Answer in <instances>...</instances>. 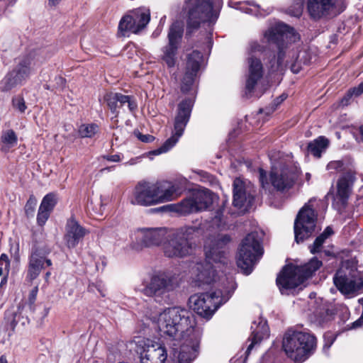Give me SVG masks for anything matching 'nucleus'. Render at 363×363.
<instances>
[{
	"mask_svg": "<svg viewBox=\"0 0 363 363\" xmlns=\"http://www.w3.org/2000/svg\"><path fill=\"white\" fill-rule=\"evenodd\" d=\"M160 335L169 338L170 357L178 363H191L199 352L202 330L196 327L194 315L178 306L166 308L159 315Z\"/></svg>",
	"mask_w": 363,
	"mask_h": 363,
	"instance_id": "nucleus-1",
	"label": "nucleus"
},
{
	"mask_svg": "<svg viewBox=\"0 0 363 363\" xmlns=\"http://www.w3.org/2000/svg\"><path fill=\"white\" fill-rule=\"evenodd\" d=\"M231 237L228 234L209 235L204 245L206 263H198L195 266L196 277L194 282L199 287L209 285L216 279V270L212 262L226 264V248L231 242Z\"/></svg>",
	"mask_w": 363,
	"mask_h": 363,
	"instance_id": "nucleus-2",
	"label": "nucleus"
},
{
	"mask_svg": "<svg viewBox=\"0 0 363 363\" xmlns=\"http://www.w3.org/2000/svg\"><path fill=\"white\" fill-rule=\"evenodd\" d=\"M228 286L211 293L196 294L190 296L189 302L192 309L201 317L210 318L219 306L225 303L235 290L233 279H227Z\"/></svg>",
	"mask_w": 363,
	"mask_h": 363,
	"instance_id": "nucleus-3",
	"label": "nucleus"
},
{
	"mask_svg": "<svg viewBox=\"0 0 363 363\" xmlns=\"http://www.w3.org/2000/svg\"><path fill=\"white\" fill-rule=\"evenodd\" d=\"M323 263L316 257H313L303 265H286L277 277V285L281 294H289L311 277L320 269Z\"/></svg>",
	"mask_w": 363,
	"mask_h": 363,
	"instance_id": "nucleus-4",
	"label": "nucleus"
},
{
	"mask_svg": "<svg viewBox=\"0 0 363 363\" xmlns=\"http://www.w3.org/2000/svg\"><path fill=\"white\" fill-rule=\"evenodd\" d=\"M264 36L269 43L275 44L279 50L277 60L270 62L271 70L272 72L282 70L284 67L290 63L288 60H284L286 57L287 45L298 40V35L293 28L285 23H278L266 30Z\"/></svg>",
	"mask_w": 363,
	"mask_h": 363,
	"instance_id": "nucleus-5",
	"label": "nucleus"
},
{
	"mask_svg": "<svg viewBox=\"0 0 363 363\" xmlns=\"http://www.w3.org/2000/svg\"><path fill=\"white\" fill-rule=\"evenodd\" d=\"M182 11L186 17V37H191L202 23L208 22L210 26L218 18L212 0H186Z\"/></svg>",
	"mask_w": 363,
	"mask_h": 363,
	"instance_id": "nucleus-6",
	"label": "nucleus"
},
{
	"mask_svg": "<svg viewBox=\"0 0 363 363\" xmlns=\"http://www.w3.org/2000/svg\"><path fill=\"white\" fill-rule=\"evenodd\" d=\"M316 347L315 337L308 333L289 330L284 335L282 347L286 354L295 362H303Z\"/></svg>",
	"mask_w": 363,
	"mask_h": 363,
	"instance_id": "nucleus-7",
	"label": "nucleus"
},
{
	"mask_svg": "<svg viewBox=\"0 0 363 363\" xmlns=\"http://www.w3.org/2000/svg\"><path fill=\"white\" fill-rule=\"evenodd\" d=\"M197 228L184 226L166 235L163 251L166 257L182 258L190 255L194 247V238Z\"/></svg>",
	"mask_w": 363,
	"mask_h": 363,
	"instance_id": "nucleus-8",
	"label": "nucleus"
},
{
	"mask_svg": "<svg viewBox=\"0 0 363 363\" xmlns=\"http://www.w3.org/2000/svg\"><path fill=\"white\" fill-rule=\"evenodd\" d=\"M263 255L261 238L257 232H252L242 240L239 249L237 264L246 275L250 274L254 265Z\"/></svg>",
	"mask_w": 363,
	"mask_h": 363,
	"instance_id": "nucleus-9",
	"label": "nucleus"
},
{
	"mask_svg": "<svg viewBox=\"0 0 363 363\" xmlns=\"http://www.w3.org/2000/svg\"><path fill=\"white\" fill-rule=\"evenodd\" d=\"M311 203L312 199L305 203L294 220V235L297 243L303 242L315 232L318 213Z\"/></svg>",
	"mask_w": 363,
	"mask_h": 363,
	"instance_id": "nucleus-10",
	"label": "nucleus"
},
{
	"mask_svg": "<svg viewBox=\"0 0 363 363\" xmlns=\"http://www.w3.org/2000/svg\"><path fill=\"white\" fill-rule=\"evenodd\" d=\"M193 106L194 101L189 98L182 100L179 104L172 135L157 150L158 153L167 152L178 142L189 121Z\"/></svg>",
	"mask_w": 363,
	"mask_h": 363,
	"instance_id": "nucleus-11",
	"label": "nucleus"
},
{
	"mask_svg": "<svg viewBox=\"0 0 363 363\" xmlns=\"http://www.w3.org/2000/svg\"><path fill=\"white\" fill-rule=\"evenodd\" d=\"M179 286V279L176 274L160 272L153 275L148 284L141 290L145 296L161 297L162 295L174 290Z\"/></svg>",
	"mask_w": 363,
	"mask_h": 363,
	"instance_id": "nucleus-12",
	"label": "nucleus"
},
{
	"mask_svg": "<svg viewBox=\"0 0 363 363\" xmlns=\"http://www.w3.org/2000/svg\"><path fill=\"white\" fill-rule=\"evenodd\" d=\"M135 351L140 355L141 363H164L167 358V350L161 343L139 337L135 340Z\"/></svg>",
	"mask_w": 363,
	"mask_h": 363,
	"instance_id": "nucleus-13",
	"label": "nucleus"
},
{
	"mask_svg": "<svg viewBox=\"0 0 363 363\" xmlns=\"http://www.w3.org/2000/svg\"><path fill=\"white\" fill-rule=\"evenodd\" d=\"M213 203L211 191L208 189L194 191L189 196L175 205L174 211L189 214L207 209Z\"/></svg>",
	"mask_w": 363,
	"mask_h": 363,
	"instance_id": "nucleus-14",
	"label": "nucleus"
},
{
	"mask_svg": "<svg viewBox=\"0 0 363 363\" xmlns=\"http://www.w3.org/2000/svg\"><path fill=\"white\" fill-rule=\"evenodd\" d=\"M183 33V27L179 22L173 23L169 27L167 35L168 44L162 48L161 55L162 60L168 67H173L176 64L177 50L182 42Z\"/></svg>",
	"mask_w": 363,
	"mask_h": 363,
	"instance_id": "nucleus-15",
	"label": "nucleus"
},
{
	"mask_svg": "<svg viewBox=\"0 0 363 363\" xmlns=\"http://www.w3.org/2000/svg\"><path fill=\"white\" fill-rule=\"evenodd\" d=\"M150 20V10L145 8H139L133 11L130 13L124 16L118 24V30L123 35L126 32L138 33L148 24Z\"/></svg>",
	"mask_w": 363,
	"mask_h": 363,
	"instance_id": "nucleus-16",
	"label": "nucleus"
},
{
	"mask_svg": "<svg viewBox=\"0 0 363 363\" xmlns=\"http://www.w3.org/2000/svg\"><path fill=\"white\" fill-rule=\"evenodd\" d=\"M50 251L44 246L34 245L28 257L26 279L32 281L35 279L45 269V266L50 267L52 260L48 257Z\"/></svg>",
	"mask_w": 363,
	"mask_h": 363,
	"instance_id": "nucleus-17",
	"label": "nucleus"
},
{
	"mask_svg": "<svg viewBox=\"0 0 363 363\" xmlns=\"http://www.w3.org/2000/svg\"><path fill=\"white\" fill-rule=\"evenodd\" d=\"M31 59L29 57L22 58L16 68L9 72L0 82V90L9 91L26 80L30 74Z\"/></svg>",
	"mask_w": 363,
	"mask_h": 363,
	"instance_id": "nucleus-18",
	"label": "nucleus"
},
{
	"mask_svg": "<svg viewBox=\"0 0 363 363\" xmlns=\"http://www.w3.org/2000/svg\"><path fill=\"white\" fill-rule=\"evenodd\" d=\"M165 228H139L135 233V240L133 243V248L141 250L144 247L157 246L166 238Z\"/></svg>",
	"mask_w": 363,
	"mask_h": 363,
	"instance_id": "nucleus-19",
	"label": "nucleus"
},
{
	"mask_svg": "<svg viewBox=\"0 0 363 363\" xmlns=\"http://www.w3.org/2000/svg\"><path fill=\"white\" fill-rule=\"evenodd\" d=\"M333 282L342 294H349L360 288V279L357 272L349 268L338 269L333 277Z\"/></svg>",
	"mask_w": 363,
	"mask_h": 363,
	"instance_id": "nucleus-20",
	"label": "nucleus"
},
{
	"mask_svg": "<svg viewBox=\"0 0 363 363\" xmlns=\"http://www.w3.org/2000/svg\"><path fill=\"white\" fill-rule=\"evenodd\" d=\"M233 186L234 206L240 208L251 207L255 199V191L250 183L246 184L240 178H235Z\"/></svg>",
	"mask_w": 363,
	"mask_h": 363,
	"instance_id": "nucleus-21",
	"label": "nucleus"
},
{
	"mask_svg": "<svg viewBox=\"0 0 363 363\" xmlns=\"http://www.w3.org/2000/svg\"><path fill=\"white\" fill-rule=\"evenodd\" d=\"M152 183L140 181L134 186L129 201L133 205L150 206L155 205Z\"/></svg>",
	"mask_w": 363,
	"mask_h": 363,
	"instance_id": "nucleus-22",
	"label": "nucleus"
},
{
	"mask_svg": "<svg viewBox=\"0 0 363 363\" xmlns=\"http://www.w3.org/2000/svg\"><path fill=\"white\" fill-rule=\"evenodd\" d=\"M152 188L155 205L174 200L180 194L178 184L168 181L152 183Z\"/></svg>",
	"mask_w": 363,
	"mask_h": 363,
	"instance_id": "nucleus-23",
	"label": "nucleus"
},
{
	"mask_svg": "<svg viewBox=\"0 0 363 363\" xmlns=\"http://www.w3.org/2000/svg\"><path fill=\"white\" fill-rule=\"evenodd\" d=\"M247 75L245 83V94H251L258 82L264 74L263 65L259 58L255 55L249 56L247 59Z\"/></svg>",
	"mask_w": 363,
	"mask_h": 363,
	"instance_id": "nucleus-24",
	"label": "nucleus"
},
{
	"mask_svg": "<svg viewBox=\"0 0 363 363\" xmlns=\"http://www.w3.org/2000/svg\"><path fill=\"white\" fill-rule=\"evenodd\" d=\"M89 233V231L82 226L73 217L69 218L65 225L64 241L69 249L74 248Z\"/></svg>",
	"mask_w": 363,
	"mask_h": 363,
	"instance_id": "nucleus-25",
	"label": "nucleus"
},
{
	"mask_svg": "<svg viewBox=\"0 0 363 363\" xmlns=\"http://www.w3.org/2000/svg\"><path fill=\"white\" fill-rule=\"evenodd\" d=\"M252 333L247 340L250 344L247 347V350L244 352L245 357L243 363H245L252 348L259 344L263 339L267 338L269 335V328L267 325V320L259 318L258 320H255L251 325Z\"/></svg>",
	"mask_w": 363,
	"mask_h": 363,
	"instance_id": "nucleus-26",
	"label": "nucleus"
},
{
	"mask_svg": "<svg viewBox=\"0 0 363 363\" xmlns=\"http://www.w3.org/2000/svg\"><path fill=\"white\" fill-rule=\"evenodd\" d=\"M270 181L274 188L279 191L291 189L294 184V175L286 167L280 169L273 167L270 172Z\"/></svg>",
	"mask_w": 363,
	"mask_h": 363,
	"instance_id": "nucleus-27",
	"label": "nucleus"
},
{
	"mask_svg": "<svg viewBox=\"0 0 363 363\" xmlns=\"http://www.w3.org/2000/svg\"><path fill=\"white\" fill-rule=\"evenodd\" d=\"M336 0H308L307 9L314 20L327 17L335 6Z\"/></svg>",
	"mask_w": 363,
	"mask_h": 363,
	"instance_id": "nucleus-28",
	"label": "nucleus"
},
{
	"mask_svg": "<svg viewBox=\"0 0 363 363\" xmlns=\"http://www.w3.org/2000/svg\"><path fill=\"white\" fill-rule=\"evenodd\" d=\"M355 179L354 172L347 170L344 172L337 180V195L343 204L346 203L350 197Z\"/></svg>",
	"mask_w": 363,
	"mask_h": 363,
	"instance_id": "nucleus-29",
	"label": "nucleus"
},
{
	"mask_svg": "<svg viewBox=\"0 0 363 363\" xmlns=\"http://www.w3.org/2000/svg\"><path fill=\"white\" fill-rule=\"evenodd\" d=\"M328 145V139L324 136H319L308 144L307 150L315 157L320 158L322 153L325 152Z\"/></svg>",
	"mask_w": 363,
	"mask_h": 363,
	"instance_id": "nucleus-30",
	"label": "nucleus"
},
{
	"mask_svg": "<svg viewBox=\"0 0 363 363\" xmlns=\"http://www.w3.org/2000/svg\"><path fill=\"white\" fill-rule=\"evenodd\" d=\"M0 142L1 143V150L8 152L17 145L18 138L16 133L10 129L3 132Z\"/></svg>",
	"mask_w": 363,
	"mask_h": 363,
	"instance_id": "nucleus-31",
	"label": "nucleus"
},
{
	"mask_svg": "<svg viewBox=\"0 0 363 363\" xmlns=\"http://www.w3.org/2000/svg\"><path fill=\"white\" fill-rule=\"evenodd\" d=\"M203 55L200 51L194 50L188 55L186 69L198 72L200 69Z\"/></svg>",
	"mask_w": 363,
	"mask_h": 363,
	"instance_id": "nucleus-32",
	"label": "nucleus"
},
{
	"mask_svg": "<svg viewBox=\"0 0 363 363\" xmlns=\"http://www.w3.org/2000/svg\"><path fill=\"white\" fill-rule=\"evenodd\" d=\"M118 92H106L103 97L104 101L106 104L111 112L115 115L116 117L118 115Z\"/></svg>",
	"mask_w": 363,
	"mask_h": 363,
	"instance_id": "nucleus-33",
	"label": "nucleus"
},
{
	"mask_svg": "<svg viewBox=\"0 0 363 363\" xmlns=\"http://www.w3.org/2000/svg\"><path fill=\"white\" fill-rule=\"evenodd\" d=\"M196 74V72L186 69L181 84V91L182 93L186 94L191 90Z\"/></svg>",
	"mask_w": 363,
	"mask_h": 363,
	"instance_id": "nucleus-34",
	"label": "nucleus"
},
{
	"mask_svg": "<svg viewBox=\"0 0 363 363\" xmlns=\"http://www.w3.org/2000/svg\"><path fill=\"white\" fill-rule=\"evenodd\" d=\"M118 102L119 104L118 108L123 107L124 105L127 104L128 108L131 113L134 112L138 108L137 102L133 96L124 95L121 93H118Z\"/></svg>",
	"mask_w": 363,
	"mask_h": 363,
	"instance_id": "nucleus-35",
	"label": "nucleus"
},
{
	"mask_svg": "<svg viewBox=\"0 0 363 363\" xmlns=\"http://www.w3.org/2000/svg\"><path fill=\"white\" fill-rule=\"evenodd\" d=\"M57 201L58 197L57 194L53 192L49 193L43 197L40 206L42 207V208L52 212L56 206Z\"/></svg>",
	"mask_w": 363,
	"mask_h": 363,
	"instance_id": "nucleus-36",
	"label": "nucleus"
},
{
	"mask_svg": "<svg viewBox=\"0 0 363 363\" xmlns=\"http://www.w3.org/2000/svg\"><path fill=\"white\" fill-rule=\"evenodd\" d=\"M98 125L94 123L82 124L79 128V133L82 138H91L98 131Z\"/></svg>",
	"mask_w": 363,
	"mask_h": 363,
	"instance_id": "nucleus-37",
	"label": "nucleus"
},
{
	"mask_svg": "<svg viewBox=\"0 0 363 363\" xmlns=\"http://www.w3.org/2000/svg\"><path fill=\"white\" fill-rule=\"evenodd\" d=\"M36 205V198L33 195H30L24 208L25 213L28 218L33 217Z\"/></svg>",
	"mask_w": 363,
	"mask_h": 363,
	"instance_id": "nucleus-38",
	"label": "nucleus"
},
{
	"mask_svg": "<svg viewBox=\"0 0 363 363\" xmlns=\"http://www.w3.org/2000/svg\"><path fill=\"white\" fill-rule=\"evenodd\" d=\"M11 104L13 108L21 113H23L27 108L23 97L19 95L12 98Z\"/></svg>",
	"mask_w": 363,
	"mask_h": 363,
	"instance_id": "nucleus-39",
	"label": "nucleus"
},
{
	"mask_svg": "<svg viewBox=\"0 0 363 363\" xmlns=\"http://www.w3.org/2000/svg\"><path fill=\"white\" fill-rule=\"evenodd\" d=\"M19 316L18 312L13 311H6L5 312V319L10 326L11 330H14L16 325L18 323V319L17 318Z\"/></svg>",
	"mask_w": 363,
	"mask_h": 363,
	"instance_id": "nucleus-40",
	"label": "nucleus"
},
{
	"mask_svg": "<svg viewBox=\"0 0 363 363\" xmlns=\"http://www.w3.org/2000/svg\"><path fill=\"white\" fill-rule=\"evenodd\" d=\"M50 211L46 209L39 207L38 215H37V223L39 225L43 226L48 220Z\"/></svg>",
	"mask_w": 363,
	"mask_h": 363,
	"instance_id": "nucleus-41",
	"label": "nucleus"
},
{
	"mask_svg": "<svg viewBox=\"0 0 363 363\" xmlns=\"http://www.w3.org/2000/svg\"><path fill=\"white\" fill-rule=\"evenodd\" d=\"M325 240L326 239L322 237L320 235L318 236L315 238L313 244L309 246L310 252L312 254H315L320 252L322 245L325 242Z\"/></svg>",
	"mask_w": 363,
	"mask_h": 363,
	"instance_id": "nucleus-42",
	"label": "nucleus"
},
{
	"mask_svg": "<svg viewBox=\"0 0 363 363\" xmlns=\"http://www.w3.org/2000/svg\"><path fill=\"white\" fill-rule=\"evenodd\" d=\"M344 163L342 161H332L329 162L327 165V169L330 172V173H335L337 172H341L343 170Z\"/></svg>",
	"mask_w": 363,
	"mask_h": 363,
	"instance_id": "nucleus-43",
	"label": "nucleus"
},
{
	"mask_svg": "<svg viewBox=\"0 0 363 363\" xmlns=\"http://www.w3.org/2000/svg\"><path fill=\"white\" fill-rule=\"evenodd\" d=\"M363 93V82H361L357 86H354L350 89L347 94V97H351L352 96H358Z\"/></svg>",
	"mask_w": 363,
	"mask_h": 363,
	"instance_id": "nucleus-44",
	"label": "nucleus"
},
{
	"mask_svg": "<svg viewBox=\"0 0 363 363\" xmlns=\"http://www.w3.org/2000/svg\"><path fill=\"white\" fill-rule=\"evenodd\" d=\"M259 182L261 184V186L262 188L266 189L269 186V182L267 180V175L266 171H264L263 169L259 168Z\"/></svg>",
	"mask_w": 363,
	"mask_h": 363,
	"instance_id": "nucleus-45",
	"label": "nucleus"
},
{
	"mask_svg": "<svg viewBox=\"0 0 363 363\" xmlns=\"http://www.w3.org/2000/svg\"><path fill=\"white\" fill-rule=\"evenodd\" d=\"M262 46L260 45L257 42H250L249 44V56L254 55L253 54L257 52H262Z\"/></svg>",
	"mask_w": 363,
	"mask_h": 363,
	"instance_id": "nucleus-46",
	"label": "nucleus"
},
{
	"mask_svg": "<svg viewBox=\"0 0 363 363\" xmlns=\"http://www.w3.org/2000/svg\"><path fill=\"white\" fill-rule=\"evenodd\" d=\"M335 340V337L334 336V335L332 333H326L324 335L325 344L323 346V349L324 350L329 349L330 347L334 342Z\"/></svg>",
	"mask_w": 363,
	"mask_h": 363,
	"instance_id": "nucleus-47",
	"label": "nucleus"
},
{
	"mask_svg": "<svg viewBox=\"0 0 363 363\" xmlns=\"http://www.w3.org/2000/svg\"><path fill=\"white\" fill-rule=\"evenodd\" d=\"M135 135L143 143H151L154 140V137L150 135H144L139 131L134 132Z\"/></svg>",
	"mask_w": 363,
	"mask_h": 363,
	"instance_id": "nucleus-48",
	"label": "nucleus"
},
{
	"mask_svg": "<svg viewBox=\"0 0 363 363\" xmlns=\"http://www.w3.org/2000/svg\"><path fill=\"white\" fill-rule=\"evenodd\" d=\"M303 8V0H299V1L296 4L294 10L291 11L290 13L294 16H299L302 13Z\"/></svg>",
	"mask_w": 363,
	"mask_h": 363,
	"instance_id": "nucleus-49",
	"label": "nucleus"
},
{
	"mask_svg": "<svg viewBox=\"0 0 363 363\" xmlns=\"http://www.w3.org/2000/svg\"><path fill=\"white\" fill-rule=\"evenodd\" d=\"M38 291V286H35L30 291V294H29V296H28V302H29V305H30V309H32V308H33V306L34 305V303H35L36 297H37Z\"/></svg>",
	"mask_w": 363,
	"mask_h": 363,
	"instance_id": "nucleus-50",
	"label": "nucleus"
},
{
	"mask_svg": "<svg viewBox=\"0 0 363 363\" xmlns=\"http://www.w3.org/2000/svg\"><path fill=\"white\" fill-rule=\"evenodd\" d=\"M104 158L108 161L114 162H120L121 160V155L118 154L106 155Z\"/></svg>",
	"mask_w": 363,
	"mask_h": 363,
	"instance_id": "nucleus-51",
	"label": "nucleus"
},
{
	"mask_svg": "<svg viewBox=\"0 0 363 363\" xmlns=\"http://www.w3.org/2000/svg\"><path fill=\"white\" fill-rule=\"evenodd\" d=\"M56 84L60 89H62L65 86L66 80L62 77L58 76L55 79Z\"/></svg>",
	"mask_w": 363,
	"mask_h": 363,
	"instance_id": "nucleus-52",
	"label": "nucleus"
},
{
	"mask_svg": "<svg viewBox=\"0 0 363 363\" xmlns=\"http://www.w3.org/2000/svg\"><path fill=\"white\" fill-rule=\"evenodd\" d=\"M333 234V230L331 227L328 226L324 231L320 234L322 237L327 239L328 237H330L331 235Z\"/></svg>",
	"mask_w": 363,
	"mask_h": 363,
	"instance_id": "nucleus-53",
	"label": "nucleus"
},
{
	"mask_svg": "<svg viewBox=\"0 0 363 363\" xmlns=\"http://www.w3.org/2000/svg\"><path fill=\"white\" fill-rule=\"evenodd\" d=\"M301 69L298 58L294 63L291 64V69L294 73H298Z\"/></svg>",
	"mask_w": 363,
	"mask_h": 363,
	"instance_id": "nucleus-54",
	"label": "nucleus"
},
{
	"mask_svg": "<svg viewBox=\"0 0 363 363\" xmlns=\"http://www.w3.org/2000/svg\"><path fill=\"white\" fill-rule=\"evenodd\" d=\"M4 262L6 264V266H8L9 264V260L6 255L2 254L0 257V262Z\"/></svg>",
	"mask_w": 363,
	"mask_h": 363,
	"instance_id": "nucleus-55",
	"label": "nucleus"
},
{
	"mask_svg": "<svg viewBox=\"0 0 363 363\" xmlns=\"http://www.w3.org/2000/svg\"><path fill=\"white\" fill-rule=\"evenodd\" d=\"M138 157H135V158H132L130 159L128 162H127L125 163V164H128V165H133V164H135L138 161Z\"/></svg>",
	"mask_w": 363,
	"mask_h": 363,
	"instance_id": "nucleus-56",
	"label": "nucleus"
},
{
	"mask_svg": "<svg viewBox=\"0 0 363 363\" xmlns=\"http://www.w3.org/2000/svg\"><path fill=\"white\" fill-rule=\"evenodd\" d=\"M61 0H49V4L51 6H56Z\"/></svg>",
	"mask_w": 363,
	"mask_h": 363,
	"instance_id": "nucleus-57",
	"label": "nucleus"
},
{
	"mask_svg": "<svg viewBox=\"0 0 363 363\" xmlns=\"http://www.w3.org/2000/svg\"><path fill=\"white\" fill-rule=\"evenodd\" d=\"M0 363H8L7 359L5 355L0 357Z\"/></svg>",
	"mask_w": 363,
	"mask_h": 363,
	"instance_id": "nucleus-58",
	"label": "nucleus"
},
{
	"mask_svg": "<svg viewBox=\"0 0 363 363\" xmlns=\"http://www.w3.org/2000/svg\"><path fill=\"white\" fill-rule=\"evenodd\" d=\"M50 275H51V272L49 271L45 273V281H48L49 279Z\"/></svg>",
	"mask_w": 363,
	"mask_h": 363,
	"instance_id": "nucleus-59",
	"label": "nucleus"
},
{
	"mask_svg": "<svg viewBox=\"0 0 363 363\" xmlns=\"http://www.w3.org/2000/svg\"><path fill=\"white\" fill-rule=\"evenodd\" d=\"M361 139L363 142V125L360 127Z\"/></svg>",
	"mask_w": 363,
	"mask_h": 363,
	"instance_id": "nucleus-60",
	"label": "nucleus"
},
{
	"mask_svg": "<svg viewBox=\"0 0 363 363\" xmlns=\"http://www.w3.org/2000/svg\"><path fill=\"white\" fill-rule=\"evenodd\" d=\"M6 277H4V278L2 279V281H1V284H0V286H1L2 284L6 283Z\"/></svg>",
	"mask_w": 363,
	"mask_h": 363,
	"instance_id": "nucleus-61",
	"label": "nucleus"
},
{
	"mask_svg": "<svg viewBox=\"0 0 363 363\" xmlns=\"http://www.w3.org/2000/svg\"><path fill=\"white\" fill-rule=\"evenodd\" d=\"M3 274V269L0 267V277Z\"/></svg>",
	"mask_w": 363,
	"mask_h": 363,
	"instance_id": "nucleus-62",
	"label": "nucleus"
}]
</instances>
